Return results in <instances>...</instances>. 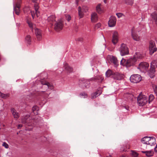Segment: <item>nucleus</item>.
<instances>
[{"mask_svg":"<svg viewBox=\"0 0 157 157\" xmlns=\"http://www.w3.org/2000/svg\"><path fill=\"white\" fill-rule=\"evenodd\" d=\"M90 81L86 79L82 78L79 80V85L82 88H87L90 86Z\"/></svg>","mask_w":157,"mask_h":157,"instance_id":"39448f33","label":"nucleus"},{"mask_svg":"<svg viewBox=\"0 0 157 157\" xmlns=\"http://www.w3.org/2000/svg\"><path fill=\"white\" fill-rule=\"evenodd\" d=\"M114 73L111 70H108L106 72L105 75L107 77H109L111 76H112V77H113V74H114Z\"/></svg>","mask_w":157,"mask_h":157,"instance_id":"c756f323","label":"nucleus"},{"mask_svg":"<svg viewBox=\"0 0 157 157\" xmlns=\"http://www.w3.org/2000/svg\"><path fill=\"white\" fill-rule=\"evenodd\" d=\"M149 54L151 55H152L157 51V48L155 46L154 41H151L150 42L149 46Z\"/></svg>","mask_w":157,"mask_h":157,"instance_id":"0eeeda50","label":"nucleus"},{"mask_svg":"<svg viewBox=\"0 0 157 157\" xmlns=\"http://www.w3.org/2000/svg\"><path fill=\"white\" fill-rule=\"evenodd\" d=\"M136 55H134L133 57L127 60V67H130L134 65L136 63L137 60L136 58H140V56L137 55V53H136Z\"/></svg>","mask_w":157,"mask_h":157,"instance_id":"f03ea898","label":"nucleus"},{"mask_svg":"<svg viewBox=\"0 0 157 157\" xmlns=\"http://www.w3.org/2000/svg\"><path fill=\"white\" fill-rule=\"evenodd\" d=\"M25 42L29 44H30L32 41V38L30 35H27L25 38Z\"/></svg>","mask_w":157,"mask_h":157,"instance_id":"c85d7f7f","label":"nucleus"},{"mask_svg":"<svg viewBox=\"0 0 157 157\" xmlns=\"http://www.w3.org/2000/svg\"><path fill=\"white\" fill-rule=\"evenodd\" d=\"M133 28L131 30V35L133 39L136 41H139L140 40V37L136 34L133 33Z\"/></svg>","mask_w":157,"mask_h":157,"instance_id":"f3484780","label":"nucleus"},{"mask_svg":"<svg viewBox=\"0 0 157 157\" xmlns=\"http://www.w3.org/2000/svg\"><path fill=\"white\" fill-rule=\"evenodd\" d=\"M156 143V139L153 136H151L150 140L148 144L151 146H152L155 144Z\"/></svg>","mask_w":157,"mask_h":157,"instance_id":"393cba45","label":"nucleus"},{"mask_svg":"<svg viewBox=\"0 0 157 157\" xmlns=\"http://www.w3.org/2000/svg\"><path fill=\"white\" fill-rule=\"evenodd\" d=\"M128 95H129V97H132L133 96L132 94H128Z\"/></svg>","mask_w":157,"mask_h":157,"instance_id":"6e6d98bb","label":"nucleus"},{"mask_svg":"<svg viewBox=\"0 0 157 157\" xmlns=\"http://www.w3.org/2000/svg\"><path fill=\"white\" fill-rule=\"evenodd\" d=\"M45 91H42L40 93L39 95L40 96H43L44 98L47 97L49 94H50V93H49V94H46L45 93Z\"/></svg>","mask_w":157,"mask_h":157,"instance_id":"f704fd0d","label":"nucleus"},{"mask_svg":"<svg viewBox=\"0 0 157 157\" xmlns=\"http://www.w3.org/2000/svg\"><path fill=\"white\" fill-rule=\"evenodd\" d=\"M0 96L4 99H6L9 97V94H4L0 92Z\"/></svg>","mask_w":157,"mask_h":157,"instance_id":"72a5a7b5","label":"nucleus"},{"mask_svg":"<svg viewBox=\"0 0 157 157\" xmlns=\"http://www.w3.org/2000/svg\"><path fill=\"white\" fill-rule=\"evenodd\" d=\"M42 88H45V90H46V87H45V86H44V87L43 86V85L42 86Z\"/></svg>","mask_w":157,"mask_h":157,"instance_id":"4d7b16f0","label":"nucleus"},{"mask_svg":"<svg viewBox=\"0 0 157 157\" xmlns=\"http://www.w3.org/2000/svg\"><path fill=\"white\" fill-rule=\"evenodd\" d=\"M3 146H4L6 148H8L9 145L6 142H3L2 144Z\"/></svg>","mask_w":157,"mask_h":157,"instance_id":"37998d69","label":"nucleus"},{"mask_svg":"<svg viewBox=\"0 0 157 157\" xmlns=\"http://www.w3.org/2000/svg\"><path fill=\"white\" fill-rule=\"evenodd\" d=\"M126 62L127 61L123 58L121 61V64L123 65H125L127 67V63Z\"/></svg>","mask_w":157,"mask_h":157,"instance_id":"4c0bfd02","label":"nucleus"},{"mask_svg":"<svg viewBox=\"0 0 157 157\" xmlns=\"http://www.w3.org/2000/svg\"><path fill=\"white\" fill-rule=\"evenodd\" d=\"M71 19V17L70 16H69L68 18V21H69Z\"/></svg>","mask_w":157,"mask_h":157,"instance_id":"603ef678","label":"nucleus"},{"mask_svg":"<svg viewBox=\"0 0 157 157\" xmlns=\"http://www.w3.org/2000/svg\"><path fill=\"white\" fill-rule=\"evenodd\" d=\"M122 108H125L127 110H129V107L128 106H122Z\"/></svg>","mask_w":157,"mask_h":157,"instance_id":"09e8293b","label":"nucleus"},{"mask_svg":"<svg viewBox=\"0 0 157 157\" xmlns=\"http://www.w3.org/2000/svg\"><path fill=\"white\" fill-rule=\"evenodd\" d=\"M150 137L151 136H145L141 139V141L144 144H148Z\"/></svg>","mask_w":157,"mask_h":157,"instance_id":"4be33fe9","label":"nucleus"},{"mask_svg":"<svg viewBox=\"0 0 157 157\" xmlns=\"http://www.w3.org/2000/svg\"><path fill=\"white\" fill-rule=\"evenodd\" d=\"M110 61L115 66H117L118 65V60L116 57L113 56L110 59Z\"/></svg>","mask_w":157,"mask_h":157,"instance_id":"a878e982","label":"nucleus"},{"mask_svg":"<svg viewBox=\"0 0 157 157\" xmlns=\"http://www.w3.org/2000/svg\"><path fill=\"white\" fill-rule=\"evenodd\" d=\"M33 121V120L30 118L29 116L28 115L25 116L22 120V122L28 126H30L32 125L31 124H30V123Z\"/></svg>","mask_w":157,"mask_h":157,"instance_id":"9b49d317","label":"nucleus"},{"mask_svg":"<svg viewBox=\"0 0 157 157\" xmlns=\"http://www.w3.org/2000/svg\"><path fill=\"white\" fill-rule=\"evenodd\" d=\"M151 16L155 23L157 25V10L152 13Z\"/></svg>","mask_w":157,"mask_h":157,"instance_id":"bb28decb","label":"nucleus"},{"mask_svg":"<svg viewBox=\"0 0 157 157\" xmlns=\"http://www.w3.org/2000/svg\"><path fill=\"white\" fill-rule=\"evenodd\" d=\"M40 82L41 84L43 85V86H45L46 89L49 88L52 90L53 88V86L51 84L48 82H47L44 79L41 80Z\"/></svg>","mask_w":157,"mask_h":157,"instance_id":"9d476101","label":"nucleus"},{"mask_svg":"<svg viewBox=\"0 0 157 157\" xmlns=\"http://www.w3.org/2000/svg\"><path fill=\"white\" fill-rule=\"evenodd\" d=\"M132 154L134 157H136L138 155V154L136 152L134 151H132Z\"/></svg>","mask_w":157,"mask_h":157,"instance_id":"a19ab883","label":"nucleus"},{"mask_svg":"<svg viewBox=\"0 0 157 157\" xmlns=\"http://www.w3.org/2000/svg\"><path fill=\"white\" fill-rule=\"evenodd\" d=\"M88 10V8L86 6H83L82 8L80 6L78 7V12L80 18H82L83 16V12H87Z\"/></svg>","mask_w":157,"mask_h":157,"instance_id":"6e6552de","label":"nucleus"},{"mask_svg":"<svg viewBox=\"0 0 157 157\" xmlns=\"http://www.w3.org/2000/svg\"><path fill=\"white\" fill-rule=\"evenodd\" d=\"M137 102L140 106H143L146 104L147 101V98L145 95L140 94L137 98Z\"/></svg>","mask_w":157,"mask_h":157,"instance_id":"f257e3e1","label":"nucleus"},{"mask_svg":"<svg viewBox=\"0 0 157 157\" xmlns=\"http://www.w3.org/2000/svg\"><path fill=\"white\" fill-rule=\"evenodd\" d=\"M20 6L19 4L16 3L15 5L14 6V13L17 15H19L20 12Z\"/></svg>","mask_w":157,"mask_h":157,"instance_id":"6ab92c4d","label":"nucleus"},{"mask_svg":"<svg viewBox=\"0 0 157 157\" xmlns=\"http://www.w3.org/2000/svg\"><path fill=\"white\" fill-rule=\"evenodd\" d=\"M119 51L121 56L126 55L129 53L128 49L126 45L124 44L121 45Z\"/></svg>","mask_w":157,"mask_h":157,"instance_id":"20e7f679","label":"nucleus"},{"mask_svg":"<svg viewBox=\"0 0 157 157\" xmlns=\"http://www.w3.org/2000/svg\"><path fill=\"white\" fill-rule=\"evenodd\" d=\"M125 3L129 5H132L133 3V0H125Z\"/></svg>","mask_w":157,"mask_h":157,"instance_id":"e433bc0d","label":"nucleus"},{"mask_svg":"<svg viewBox=\"0 0 157 157\" xmlns=\"http://www.w3.org/2000/svg\"><path fill=\"white\" fill-rule=\"evenodd\" d=\"M154 98V96L152 94H151L149 97V103H150V102H151Z\"/></svg>","mask_w":157,"mask_h":157,"instance_id":"58836bf2","label":"nucleus"},{"mask_svg":"<svg viewBox=\"0 0 157 157\" xmlns=\"http://www.w3.org/2000/svg\"><path fill=\"white\" fill-rule=\"evenodd\" d=\"M63 21L61 19L56 21L54 25V29L56 31H59L63 28L64 25Z\"/></svg>","mask_w":157,"mask_h":157,"instance_id":"7ed1b4c3","label":"nucleus"},{"mask_svg":"<svg viewBox=\"0 0 157 157\" xmlns=\"http://www.w3.org/2000/svg\"><path fill=\"white\" fill-rule=\"evenodd\" d=\"M83 38H81V37L77 38L76 40L77 41H81V42L82 41H83Z\"/></svg>","mask_w":157,"mask_h":157,"instance_id":"de8ad7c7","label":"nucleus"},{"mask_svg":"<svg viewBox=\"0 0 157 157\" xmlns=\"http://www.w3.org/2000/svg\"><path fill=\"white\" fill-rule=\"evenodd\" d=\"M152 50H153L152 51H153L154 50L153 48H152Z\"/></svg>","mask_w":157,"mask_h":157,"instance_id":"bf43d9fd","label":"nucleus"},{"mask_svg":"<svg viewBox=\"0 0 157 157\" xmlns=\"http://www.w3.org/2000/svg\"><path fill=\"white\" fill-rule=\"evenodd\" d=\"M79 96L80 97H82L84 98H86L87 97V95L86 93L84 92L81 93L79 94Z\"/></svg>","mask_w":157,"mask_h":157,"instance_id":"ea45409f","label":"nucleus"},{"mask_svg":"<svg viewBox=\"0 0 157 157\" xmlns=\"http://www.w3.org/2000/svg\"><path fill=\"white\" fill-rule=\"evenodd\" d=\"M155 40L157 42V38L155 39Z\"/></svg>","mask_w":157,"mask_h":157,"instance_id":"052dcab7","label":"nucleus"},{"mask_svg":"<svg viewBox=\"0 0 157 157\" xmlns=\"http://www.w3.org/2000/svg\"><path fill=\"white\" fill-rule=\"evenodd\" d=\"M10 110L12 115L15 118L17 119L19 118V114L14 108H11Z\"/></svg>","mask_w":157,"mask_h":157,"instance_id":"aec40b11","label":"nucleus"},{"mask_svg":"<svg viewBox=\"0 0 157 157\" xmlns=\"http://www.w3.org/2000/svg\"><path fill=\"white\" fill-rule=\"evenodd\" d=\"M35 34L38 40H40L42 39V34L41 31L38 29H35Z\"/></svg>","mask_w":157,"mask_h":157,"instance_id":"dca6fc26","label":"nucleus"},{"mask_svg":"<svg viewBox=\"0 0 157 157\" xmlns=\"http://www.w3.org/2000/svg\"><path fill=\"white\" fill-rule=\"evenodd\" d=\"M38 107L36 106H34L32 108V111L34 114L37 115L38 114Z\"/></svg>","mask_w":157,"mask_h":157,"instance_id":"473e14b6","label":"nucleus"},{"mask_svg":"<svg viewBox=\"0 0 157 157\" xmlns=\"http://www.w3.org/2000/svg\"><path fill=\"white\" fill-rule=\"evenodd\" d=\"M141 152L142 153L145 154L148 157L152 156L154 153V152L152 151H142Z\"/></svg>","mask_w":157,"mask_h":157,"instance_id":"b1692460","label":"nucleus"},{"mask_svg":"<svg viewBox=\"0 0 157 157\" xmlns=\"http://www.w3.org/2000/svg\"><path fill=\"white\" fill-rule=\"evenodd\" d=\"M32 2H36L37 1V0H32Z\"/></svg>","mask_w":157,"mask_h":157,"instance_id":"864d4df0","label":"nucleus"},{"mask_svg":"<svg viewBox=\"0 0 157 157\" xmlns=\"http://www.w3.org/2000/svg\"><path fill=\"white\" fill-rule=\"evenodd\" d=\"M131 82L134 83L139 82L141 80V76L140 75L136 74L132 75L130 78Z\"/></svg>","mask_w":157,"mask_h":157,"instance_id":"423d86ee","label":"nucleus"},{"mask_svg":"<svg viewBox=\"0 0 157 157\" xmlns=\"http://www.w3.org/2000/svg\"><path fill=\"white\" fill-rule=\"evenodd\" d=\"M149 65L146 62H141L139 64L138 68L141 70L144 71L148 70Z\"/></svg>","mask_w":157,"mask_h":157,"instance_id":"1a4fd4ad","label":"nucleus"},{"mask_svg":"<svg viewBox=\"0 0 157 157\" xmlns=\"http://www.w3.org/2000/svg\"><path fill=\"white\" fill-rule=\"evenodd\" d=\"M56 17L54 15H52L48 18V21L51 24L55 21Z\"/></svg>","mask_w":157,"mask_h":157,"instance_id":"cd10ccee","label":"nucleus"},{"mask_svg":"<svg viewBox=\"0 0 157 157\" xmlns=\"http://www.w3.org/2000/svg\"><path fill=\"white\" fill-rule=\"evenodd\" d=\"M116 15L118 18H120L122 17L123 14L121 13H117L116 14Z\"/></svg>","mask_w":157,"mask_h":157,"instance_id":"a18cd8bd","label":"nucleus"},{"mask_svg":"<svg viewBox=\"0 0 157 157\" xmlns=\"http://www.w3.org/2000/svg\"><path fill=\"white\" fill-rule=\"evenodd\" d=\"M126 151V150L125 149H124L123 150H121V151H122V152H123L124 151Z\"/></svg>","mask_w":157,"mask_h":157,"instance_id":"5fc2aeb1","label":"nucleus"},{"mask_svg":"<svg viewBox=\"0 0 157 157\" xmlns=\"http://www.w3.org/2000/svg\"><path fill=\"white\" fill-rule=\"evenodd\" d=\"M101 94V92L99 91H98L93 94H92L91 95V97L92 99H94L96 98L98 94H99L98 95H100Z\"/></svg>","mask_w":157,"mask_h":157,"instance_id":"7c9ffc66","label":"nucleus"},{"mask_svg":"<svg viewBox=\"0 0 157 157\" xmlns=\"http://www.w3.org/2000/svg\"><path fill=\"white\" fill-rule=\"evenodd\" d=\"M18 128H20L21 127H22V125L21 124H20L18 125Z\"/></svg>","mask_w":157,"mask_h":157,"instance_id":"3c124183","label":"nucleus"},{"mask_svg":"<svg viewBox=\"0 0 157 157\" xmlns=\"http://www.w3.org/2000/svg\"><path fill=\"white\" fill-rule=\"evenodd\" d=\"M116 17L114 16H111L109 18L108 21V24L110 27L114 26L116 24Z\"/></svg>","mask_w":157,"mask_h":157,"instance_id":"f8f14e48","label":"nucleus"},{"mask_svg":"<svg viewBox=\"0 0 157 157\" xmlns=\"http://www.w3.org/2000/svg\"><path fill=\"white\" fill-rule=\"evenodd\" d=\"M91 21L92 22H96L98 19V16L95 12L92 13L91 15Z\"/></svg>","mask_w":157,"mask_h":157,"instance_id":"a211bd4d","label":"nucleus"},{"mask_svg":"<svg viewBox=\"0 0 157 157\" xmlns=\"http://www.w3.org/2000/svg\"><path fill=\"white\" fill-rule=\"evenodd\" d=\"M101 5L100 4H99L96 7V11L98 13H101L103 12V10L101 7Z\"/></svg>","mask_w":157,"mask_h":157,"instance_id":"2f4dec72","label":"nucleus"},{"mask_svg":"<svg viewBox=\"0 0 157 157\" xmlns=\"http://www.w3.org/2000/svg\"><path fill=\"white\" fill-rule=\"evenodd\" d=\"M155 67H153V66H152L151 65L150 68V71L151 73H154L155 71Z\"/></svg>","mask_w":157,"mask_h":157,"instance_id":"79ce46f5","label":"nucleus"},{"mask_svg":"<svg viewBox=\"0 0 157 157\" xmlns=\"http://www.w3.org/2000/svg\"><path fill=\"white\" fill-rule=\"evenodd\" d=\"M124 77L123 75L120 74L118 72H114L113 74V78L115 80H121Z\"/></svg>","mask_w":157,"mask_h":157,"instance_id":"4468645a","label":"nucleus"},{"mask_svg":"<svg viewBox=\"0 0 157 157\" xmlns=\"http://www.w3.org/2000/svg\"><path fill=\"white\" fill-rule=\"evenodd\" d=\"M151 65L153 66L154 67H157V60H153L151 63Z\"/></svg>","mask_w":157,"mask_h":157,"instance_id":"c9c22d12","label":"nucleus"},{"mask_svg":"<svg viewBox=\"0 0 157 157\" xmlns=\"http://www.w3.org/2000/svg\"><path fill=\"white\" fill-rule=\"evenodd\" d=\"M27 23L29 24V26L30 28H33V25L31 22H30L28 21H27Z\"/></svg>","mask_w":157,"mask_h":157,"instance_id":"c03bdc74","label":"nucleus"},{"mask_svg":"<svg viewBox=\"0 0 157 157\" xmlns=\"http://www.w3.org/2000/svg\"><path fill=\"white\" fill-rule=\"evenodd\" d=\"M118 34L117 31H114L113 34L112 42L115 44H117L118 41Z\"/></svg>","mask_w":157,"mask_h":157,"instance_id":"2eb2a0df","label":"nucleus"},{"mask_svg":"<svg viewBox=\"0 0 157 157\" xmlns=\"http://www.w3.org/2000/svg\"><path fill=\"white\" fill-rule=\"evenodd\" d=\"M64 69L68 73H71L73 71V68L70 67L68 63H65L64 64Z\"/></svg>","mask_w":157,"mask_h":157,"instance_id":"5701e85b","label":"nucleus"},{"mask_svg":"<svg viewBox=\"0 0 157 157\" xmlns=\"http://www.w3.org/2000/svg\"><path fill=\"white\" fill-rule=\"evenodd\" d=\"M106 157H108V156H106Z\"/></svg>","mask_w":157,"mask_h":157,"instance_id":"680f3d73","label":"nucleus"},{"mask_svg":"<svg viewBox=\"0 0 157 157\" xmlns=\"http://www.w3.org/2000/svg\"><path fill=\"white\" fill-rule=\"evenodd\" d=\"M154 89L155 94H156V95H157V85L155 86V87L154 88Z\"/></svg>","mask_w":157,"mask_h":157,"instance_id":"49530a36","label":"nucleus"},{"mask_svg":"<svg viewBox=\"0 0 157 157\" xmlns=\"http://www.w3.org/2000/svg\"><path fill=\"white\" fill-rule=\"evenodd\" d=\"M106 0H104V2H105V3H106Z\"/></svg>","mask_w":157,"mask_h":157,"instance_id":"13d9d810","label":"nucleus"},{"mask_svg":"<svg viewBox=\"0 0 157 157\" xmlns=\"http://www.w3.org/2000/svg\"><path fill=\"white\" fill-rule=\"evenodd\" d=\"M34 8L35 10V13H34V11L33 12L31 11V15L33 18H34V16L35 15V14L36 15L37 17H38L39 16V12L38 11L39 9V6L37 4H35Z\"/></svg>","mask_w":157,"mask_h":157,"instance_id":"ddd939ff","label":"nucleus"},{"mask_svg":"<svg viewBox=\"0 0 157 157\" xmlns=\"http://www.w3.org/2000/svg\"><path fill=\"white\" fill-rule=\"evenodd\" d=\"M101 26L100 24L99 23L97 24L96 26L95 27L99 28Z\"/></svg>","mask_w":157,"mask_h":157,"instance_id":"8fccbe9b","label":"nucleus"},{"mask_svg":"<svg viewBox=\"0 0 157 157\" xmlns=\"http://www.w3.org/2000/svg\"><path fill=\"white\" fill-rule=\"evenodd\" d=\"M104 77L102 75H97L94 78H92V80H98L99 82H101L104 80Z\"/></svg>","mask_w":157,"mask_h":157,"instance_id":"412c9836","label":"nucleus"}]
</instances>
